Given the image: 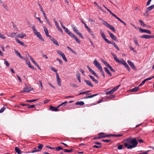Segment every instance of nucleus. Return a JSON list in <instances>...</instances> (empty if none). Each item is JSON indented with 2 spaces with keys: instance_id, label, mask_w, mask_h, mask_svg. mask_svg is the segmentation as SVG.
Returning a JSON list of instances; mask_svg holds the SVG:
<instances>
[{
  "instance_id": "nucleus-1",
  "label": "nucleus",
  "mask_w": 154,
  "mask_h": 154,
  "mask_svg": "<svg viewBox=\"0 0 154 154\" xmlns=\"http://www.w3.org/2000/svg\"><path fill=\"white\" fill-rule=\"evenodd\" d=\"M124 145L128 149H131L135 147V138L130 137L124 140Z\"/></svg>"
},
{
  "instance_id": "nucleus-35",
  "label": "nucleus",
  "mask_w": 154,
  "mask_h": 154,
  "mask_svg": "<svg viewBox=\"0 0 154 154\" xmlns=\"http://www.w3.org/2000/svg\"><path fill=\"white\" fill-rule=\"evenodd\" d=\"M43 145L42 144H39V146L38 147V150H40H40L42 149Z\"/></svg>"
},
{
  "instance_id": "nucleus-39",
  "label": "nucleus",
  "mask_w": 154,
  "mask_h": 154,
  "mask_svg": "<svg viewBox=\"0 0 154 154\" xmlns=\"http://www.w3.org/2000/svg\"><path fill=\"white\" fill-rule=\"evenodd\" d=\"M123 134H113V137H119L122 136Z\"/></svg>"
},
{
  "instance_id": "nucleus-61",
  "label": "nucleus",
  "mask_w": 154,
  "mask_h": 154,
  "mask_svg": "<svg viewBox=\"0 0 154 154\" xmlns=\"http://www.w3.org/2000/svg\"><path fill=\"white\" fill-rule=\"evenodd\" d=\"M106 134L103 132H101L98 134V136H105Z\"/></svg>"
},
{
  "instance_id": "nucleus-27",
  "label": "nucleus",
  "mask_w": 154,
  "mask_h": 154,
  "mask_svg": "<svg viewBox=\"0 0 154 154\" xmlns=\"http://www.w3.org/2000/svg\"><path fill=\"white\" fill-rule=\"evenodd\" d=\"M101 22H102V23L103 25H105L107 27L109 26V24L106 21H105L103 20H102Z\"/></svg>"
},
{
  "instance_id": "nucleus-45",
  "label": "nucleus",
  "mask_w": 154,
  "mask_h": 154,
  "mask_svg": "<svg viewBox=\"0 0 154 154\" xmlns=\"http://www.w3.org/2000/svg\"><path fill=\"white\" fill-rule=\"evenodd\" d=\"M50 68L52 71H53L54 72L56 73H57V70L54 69V67H51Z\"/></svg>"
},
{
  "instance_id": "nucleus-47",
  "label": "nucleus",
  "mask_w": 154,
  "mask_h": 154,
  "mask_svg": "<svg viewBox=\"0 0 154 154\" xmlns=\"http://www.w3.org/2000/svg\"><path fill=\"white\" fill-rule=\"evenodd\" d=\"M110 136H112L113 137V134H109L108 135H105V136H102V137H102L103 138H105L106 137H109Z\"/></svg>"
},
{
  "instance_id": "nucleus-20",
  "label": "nucleus",
  "mask_w": 154,
  "mask_h": 154,
  "mask_svg": "<svg viewBox=\"0 0 154 154\" xmlns=\"http://www.w3.org/2000/svg\"><path fill=\"white\" fill-rule=\"evenodd\" d=\"M128 64L132 67L133 68H135V66H134V63L128 60Z\"/></svg>"
},
{
  "instance_id": "nucleus-60",
  "label": "nucleus",
  "mask_w": 154,
  "mask_h": 154,
  "mask_svg": "<svg viewBox=\"0 0 154 154\" xmlns=\"http://www.w3.org/2000/svg\"><path fill=\"white\" fill-rule=\"evenodd\" d=\"M100 71L101 72V74H102V75L103 76V77H105V76L104 73V72L103 71V69H102L101 70H100Z\"/></svg>"
},
{
  "instance_id": "nucleus-57",
  "label": "nucleus",
  "mask_w": 154,
  "mask_h": 154,
  "mask_svg": "<svg viewBox=\"0 0 154 154\" xmlns=\"http://www.w3.org/2000/svg\"><path fill=\"white\" fill-rule=\"evenodd\" d=\"M123 146L122 145H119L118 147V149L119 150L122 149H123Z\"/></svg>"
},
{
  "instance_id": "nucleus-14",
  "label": "nucleus",
  "mask_w": 154,
  "mask_h": 154,
  "mask_svg": "<svg viewBox=\"0 0 154 154\" xmlns=\"http://www.w3.org/2000/svg\"><path fill=\"white\" fill-rule=\"evenodd\" d=\"M43 28H44V31L45 32L46 35L47 37H49L50 36L49 35V32H48V30L47 28L45 27V26H44Z\"/></svg>"
},
{
  "instance_id": "nucleus-28",
  "label": "nucleus",
  "mask_w": 154,
  "mask_h": 154,
  "mask_svg": "<svg viewBox=\"0 0 154 154\" xmlns=\"http://www.w3.org/2000/svg\"><path fill=\"white\" fill-rule=\"evenodd\" d=\"M152 9L151 7L150 6H149V7H148V8H147L146 10V11L145 12L146 13L144 14V15H145L146 14V13L147 14V13H148V11H150Z\"/></svg>"
},
{
  "instance_id": "nucleus-31",
  "label": "nucleus",
  "mask_w": 154,
  "mask_h": 154,
  "mask_svg": "<svg viewBox=\"0 0 154 154\" xmlns=\"http://www.w3.org/2000/svg\"><path fill=\"white\" fill-rule=\"evenodd\" d=\"M57 52L61 57L64 54L60 50L57 51Z\"/></svg>"
},
{
  "instance_id": "nucleus-41",
  "label": "nucleus",
  "mask_w": 154,
  "mask_h": 154,
  "mask_svg": "<svg viewBox=\"0 0 154 154\" xmlns=\"http://www.w3.org/2000/svg\"><path fill=\"white\" fill-rule=\"evenodd\" d=\"M78 35H79L82 38H83V37L82 34L79 31L76 33Z\"/></svg>"
},
{
  "instance_id": "nucleus-9",
  "label": "nucleus",
  "mask_w": 154,
  "mask_h": 154,
  "mask_svg": "<svg viewBox=\"0 0 154 154\" xmlns=\"http://www.w3.org/2000/svg\"><path fill=\"white\" fill-rule=\"evenodd\" d=\"M24 91L25 92H29L33 90V88L31 87H26L23 88Z\"/></svg>"
},
{
  "instance_id": "nucleus-30",
  "label": "nucleus",
  "mask_w": 154,
  "mask_h": 154,
  "mask_svg": "<svg viewBox=\"0 0 154 154\" xmlns=\"http://www.w3.org/2000/svg\"><path fill=\"white\" fill-rule=\"evenodd\" d=\"M63 151L64 152H66L71 153L72 151V149H63Z\"/></svg>"
},
{
  "instance_id": "nucleus-53",
  "label": "nucleus",
  "mask_w": 154,
  "mask_h": 154,
  "mask_svg": "<svg viewBox=\"0 0 154 154\" xmlns=\"http://www.w3.org/2000/svg\"><path fill=\"white\" fill-rule=\"evenodd\" d=\"M2 4L4 8L7 10H8V7L4 3Z\"/></svg>"
},
{
  "instance_id": "nucleus-42",
  "label": "nucleus",
  "mask_w": 154,
  "mask_h": 154,
  "mask_svg": "<svg viewBox=\"0 0 154 154\" xmlns=\"http://www.w3.org/2000/svg\"><path fill=\"white\" fill-rule=\"evenodd\" d=\"M78 35H79L82 38H83V37L82 34L79 31L76 33Z\"/></svg>"
},
{
  "instance_id": "nucleus-58",
  "label": "nucleus",
  "mask_w": 154,
  "mask_h": 154,
  "mask_svg": "<svg viewBox=\"0 0 154 154\" xmlns=\"http://www.w3.org/2000/svg\"><path fill=\"white\" fill-rule=\"evenodd\" d=\"M38 82H39V84L40 85V86L41 88V89H42L43 88V85L42 82L41 81L39 80L38 81Z\"/></svg>"
},
{
  "instance_id": "nucleus-59",
  "label": "nucleus",
  "mask_w": 154,
  "mask_h": 154,
  "mask_svg": "<svg viewBox=\"0 0 154 154\" xmlns=\"http://www.w3.org/2000/svg\"><path fill=\"white\" fill-rule=\"evenodd\" d=\"M5 107H3L0 109V113H2L5 109Z\"/></svg>"
},
{
  "instance_id": "nucleus-18",
  "label": "nucleus",
  "mask_w": 154,
  "mask_h": 154,
  "mask_svg": "<svg viewBox=\"0 0 154 154\" xmlns=\"http://www.w3.org/2000/svg\"><path fill=\"white\" fill-rule=\"evenodd\" d=\"M26 64L29 68L34 69L33 66L31 65L28 59L27 60H26Z\"/></svg>"
},
{
  "instance_id": "nucleus-62",
  "label": "nucleus",
  "mask_w": 154,
  "mask_h": 154,
  "mask_svg": "<svg viewBox=\"0 0 154 154\" xmlns=\"http://www.w3.org/2000/svg\"><path fill=\"white\" fill-rule=\"evenodd\" d=\"M102 141L108 143L110 141V140H109L103 139L102 140Z\"/></svg>"
},
{
  "instance_id": "nucleus-51",
  "label": "nucleus",
  "mask_w": 154,
  "mask_h": 154,
  "mask_svg": "<svg viewBox=\"0 0 154 154\" xmlns=\"http://www.w3.org/2000/svg\"><path fill=\"white\" fill-rule=\"evenodd\" d=\"M120 85H119L113 88V89H114L115 91L116 90H117V89L120 87Z\"/></svg>"
},
{
  "instance_id": "nucleus-23",
  "label": "nucleus",
  "mask_w": 154,
  "mask_h": 154,
  "mask_svg": "<svg viewBox=\"0 0 154 154\" xmlns=\"http://www.w3.org/2000/svg\"><path fill=\"white\" fill-rule=\"evenodd\" d=\"M15 151L18 154H20L21 152V151L20 149L17 147H16L15 148Z\"/></svg>"
},
{
  "instance_id": "nucleus-44",
  "label": "nucleus",
  "mask_w": 154,
  "mask_h": 154,
  "mask_svg": "<svg viewBox=\"0 0 154 154\" xmlns=\"http://www.w3.org/2000/svg\"><path fill=\"white\" fill-rule=\"evenodd\" d=\"M4 63L6 64L7 66H9V64L8 63V62L6 60L4 59Z\"/></svg>"
},
{
  "instance_id": "nucleus-38",
  "label": "nucleus",
  "mask_w": 154,
  "mask_h": 154,
  "mask_svg": "<svg viewBox=\"0 0 154 154\" xmlns=\"http://www.w3.org/2000/svg\"><path fill=\"white\" fill-rule=\"evenodd\" d=\"M76 77L78 79H81L80 74L79 72H77L76 74Z\"/></svg>"
},
{
  "instance_id": "nucleus-25",
  "label": "nucleus",
  "mask_w": 154,
  "mask_h": 154,
  "mask_svg": "<svg viewBox=\"0 0 154 154\" xmlns=\"http://www.w3.org/2000/svg\"><path fill=\"white\" fill-rule=\"evenodd\" d=\"M115 91L113 88L109 91L107 92L106 93V95H109L113 94Z\"/></svg>"
},
{
  "instance_id": "nucleus-15",
  "label": "nucleus",
  "mask_w": 154,
  "mask_h": 154,
  "mask_svg": "<svg viewBox=\"0 0 154 154\" xmlns=\"http://www.w3.org/2000/svg\"><path fill=\"white\" fill-rule=\"evenodd\" d=\"M109 35L111 38L114 41H117V38L113 34V33H109Z\"/></svg>"
},
{
  "instance_id": "nucleus-50",
  "label": "nucleus",
  "mask_w": 154,
  "mask_h": 154,
  "mask_svg": "<svg viewBox=\"0 0 154 154\" xmlns=\"http://www.w3.org/2000/svg\"><path fill=\"white\" fill-rule=\"evenodd\" d=\"M108 68L110 69V70L113 72H115V71L112 68V67L110 65L108 66Z\"/></svg>"
},
{
  "instance_id": "nucleus-2",
  "label": "nucleus",
  "mask_w": 154,
  "mask_h": 154,
  "mask_svg": "<svg viewBox=\"0 0 154 154\" xmlns=\"http://www.w3.org/2000/svg\"><path fill=\"white\" fill-rule=\"evenodd\" d=\"M100 31L101 37L106 43L109 44H112L114 47L116 46V45L113 41H112V42H111V41L108 40V39L106 38L105 34L102 31V30H100Z\"/></svg>"
},
{
  "instance_id": "nucleus-26",
  "label": "nucleus",
  "mask_w": 154,
  "mask_h": 154,
  "mask_svg": "<svg viewBox=\"0 0 154 154\" xmlns=\"http://www.w3.org/2000/svg\"><path fill=\"white\" fill-rule=\"evenodd\" d=\"M107 27L108 28H109L110 29L112 30L113 32H116V30L112 26L109 24Z\"/></svg>"
},
{
  "instance_id": "nucleus-64",
  "label": "nucleus",
  "mask_w": 154,
  "mask_h": 154,
  "mask_svg": "<svg viewBox=\"0 0 154 154\" xmlns=\"http://www.w3.org/2000/svg\"><path fill=\"white\" fill-rule=\"evenodd\" d=\"M57 29L58 31L60 32L61 33H63V30L60 27Z\"/></svg>"
},
{
  "instance_id": "nucleus-36",
  "label": "nucleus",
  "mask_w": 154,
  "mask_h": 154,
  "mask_svg": "<svg viewBox=\"0 0 154 154\" xmlns=\"http://www.w3.org/2000/svg\"><path fill=\"white\" fill-rule=\"evenodd\" d=\"M139 22L140 23V24L141 25H142L143 26H146V25L145 24L143 21L141 20H139Z\"/></svg>"
},
{
  "instance_id": "nucleus-63",
  "label": "nucleus",
  "mask_w": 154,
  "mask_h": 154,
  "mask_svg": "<svg viewBox=\"0 0 154 154\" xmlns=\"http://www.w3.org/2000/svg\"><path fill=\"white\" fill-rule=\"evenodd\" d=\"M101 147V145H100L99 146H97L96 145H95L93 146V147L94 148H100Z\"/></svg>"
},
{
  "instance_id": "nucleus-54",
  "label": "nucleus",
  "mask_w": 154,
  "mask_h": 154,
  "mask_svg": "<svg viewBox=\"0 0 154 154\" xmlns=\"http://www.w3.org/2000/svg\"><path fill=\"white\" fill-rule=\"evenodd\" d=\"M11 35H10V36L11 37L13 38L14 36L16 34V33L15 32H12L11 33Z\"/></svg>"
},
{
  "instance_id": "nucleus-3",
  "label": "nucleus",
  "mask_w": 154,
  "mask_h": 154,
  "mask_svg": "<svg viewBox=\"0 0 154 154\" xmlns=\"http://www.w3.org/2000/svg\"><path fill=\"white\" fill-rule=\"evenodd\" d=\"M93 63L94 65L98 68V69L100 70L102 69V67L100 64L97 61V60L95 59L93 62Z\"/></svg>"
},
{
  "instance_id": "nucleus-46",
  "label": "nucleus",
  "mask_w": 154,
  "mask_h": 154,
  "mask_svg": "<svg viewBox=\"0 0 154 154\" xmlns=\"http://www.w3.org/2000/svg\"><path fill=\"white\" fill-rule=\"evenodd\" d=\"M57 151H59L60 150H62L63 149L62 147H61L60 146H59L58 147H56V149H55Z\"/></svg>"
},
{
  "instance_id": "nucleus-13",
  "label": "nucleus",
  "mask_w": 154,
  "mask_h": 154,
  "mask_svg": "<svg viewBox=\"0 0 154 154\" xmlns=\"http://www.w3.org/2000/svg\"><path fill=\"white\" fill-rule=\"evenodd\" d=\"M49 109L50 110H52L53 111L56 112L57 111H59L60 110L58 109H57L56 107L53 106H50Z\"/></svg>"
},
{
  "instance_id": "nucleus-7",
  "label": "nucleus",
  "mask_w": 154,
  "mask_h": 154,
  "mask_svg": "<svg viewBox=\"0 0 154 154\" xmlns=\"http://www.w3.org/2000/svg\"><path fill=\"white\" fill-rule=\"evenodd\" d=\"M122 63L125 66L128 70H129L130 69L129 66L125 60H122L121 61L120 63Z\"/></svg>"
},
{
  "instance_id": "nucleus-19",
  "label": "nucleus",
  "mask_w": 154,
  "mask_h": 154,
  "mask_svg": "<svg viewBox=\"0 0 154 154\" xmlns=\"http://www.w3.org/2000/svg\"><path fill=\"white\" fill-rule=\"evenodd\" d=\"M88 76L95 83H98V81L93 76L91 75H89Z\"/></svg>"
},
{
  "instance_id": "nucleus-6",
  "label": "nucleus",
  "mask_w": 154,
  "mask_h": 154,
  "mask_svg": "<svg viewBox=\"0 0 154 154\" xmlns=\"http://www.w3.org/2000/svg\"><path fill=\"white\" fill-rule=\"evenodd\" d=\"M139 30L141 32H146L149 34H151V31L150 30L146 29H142L140 28H139Z\"/></svg>"
},
{
  "instance_id": "nucleus-40",
  "label": "nucleus",
  "mask_w": 154,
  "mask_h": 154,
  "mask_svg": "<svg viewBox=\"0 0 154 154\" xmlns=\"http://www.w3.org/2000/svg\"><path fill=\"white\" fill-rule=\"evenodd\" d=\"M73 38H74L75 39L77 43H79V44L80 43V40L77 38L76 36H75V37H74Z\"/></svg>"
},
{
  "instance_id": "nucleus-56",
  "label": "nucleus",
  "mask_w": 154,
  "mask_h": 154,
  "mask_svg": "<svg viewBox=\"0 0 154 154\" xmlns=\"http://www.w3.org/2000/svg\"><path fill=\"white\" fill-rule=\"evenodd\" d=\"M102 137H102V136H98L97 137H94L93 139L94 140H95L96 139H100L101 138H102Z\"/></svg>"
},
{
  "instance_id": "nucleus-29",
  "label": "nucleus",
  "mask_w": 154,
  "mask_h": 154,
  "mask_svg": "<svg viewBox=\"0 0 154 154\" xmlns=\"http://www.w3.org/2000/svg\"><path fill=\"white\" fill-rule=\"evenodd\" d=\"M71 26L73 30L76 33L79 31L73 25H71Z\"/></svg>"
},
{
  "instance_id": "nucleus-21",
  "label": "nucleus",
  "mask_w": 154,
  "mask_h": 154,
  "mask_svg": "<svg viewBox=\"0 0 154 154\" xmlns=\"http://www.w3.org/2000/svg\"><path fill=\"white\" fill-rule=\"evenodd\" d=\"M97 95V94H95L94 95L89 96L87 97H85L83 98V99H88L89 98H92L95 96H96Z\"/></svg>"
},
{
  "instance_id": "nucleus-11",
  "label": "nucleus",
  "mask_w": 154,
  "mask_h": 154,
  "mask_svg": "<svg viewBox=\"0 0 154 154\" xmlns=\"http://www.w3.org/2000/svg\"><path fill=\"white\" fill-rule=\"evenodd\" d=\"M28 57H29L31 61L38 67V68L39 69L40 68L39 65L35 61L33 58L29 55H28Z\"/></svg>"
},
{
  "instance_id": "nucleus-16",
  "label": "nucleus",
  "mask_w": 154,
  "mask_h": 154,
  "mask_svg": "<svg viewBox=\"0 0 154 154\" xmlns=\"http://www.w3.org/2000/svg\"><path fill=\"white\" fill-rule=\"evenodd\" d=\"M17 36L19 38H23L24 37L26 36V34L24 33L19 34Z\"/></svg>"
},
{
  "instance_id": "nucleus-5",
  "label": "nucleus",
  "mask_w": 154,
  "mask_h": 154,
  "mask_svg": "<svg viewBox=\"0 0 154 154\" xmlns=\"http://www.w3.org/2000/svg\"><path fill=\"white\" fill-rule=\"evenodd\" d=\"M140 37L141 38L145 39H149L150 38H154V35H143L140 36Z\"/></svg>"
},
{
  "instance_id": "nucleus-33",
  "label": "nucleus",
  "mask_w": 154,
  "mask_h": 154,
  "mask_svg": "<svg viewBox=\"0 0 154 154\" xmlns=\"http://www.w3.org/2000/svg\"><path fill=\"white\" fill-rule=\"evenodd\" d=\"M102 62L105 65H106L108 67L110 65L106 61H105L104 60H103Z\"/></svg>"
},
{
  "instance_id": "nucleus-48",
  "label": "nucleus",
  "mask_w": 154,
  "mask_h": 154,
  "mask_svg": "<svg viewBox=\"0 0 154 154\" xmlns=\"http://www.w3.org/2000/svg\"><path fill=\"white\" fill-rule=\"evenodd\" d=\"M56 60H57L59 62V63L61 65L63 64V62L61 60H60V59H59L58 58H57Z\"/></svg>"
},
{
  "instance_id": "nucleus-32",
  "label": "nucleus",
  "mask_w": 154,
  "mask_h": 154,
  "mask_svg": "<svg viewBox=\"0 0 154 154\" xmlns=\"http://www.w3.org/2000/svg\"><path fill=\"white\" fill-rule=\"evenodd\" d=\"M38 100V99H33L32 100H27L26 101L27 102L30 103L36 101Z\"/></svg>"
},
{
  "instance_id": "nucleus-17",
  "label": "nucleus",
  "mask_w": 154,
  "mask_h": 154,
  "mask_svg": "<svg viewBox=\"0 0 154 154\" xmlns=\"http://www.w3.org/2000/svg\"><path fill=\"white\" fill-rule=\"evenodd\" d=\"M104 69L105 72L110 76H112V73L110 72L109 70L106 67H104Z\"/></svg>"
},
{
  "instance_id": "nucleus-12",
  "label": "nucleus",
  "mask_w": 154,
  "mask_h": 154,
  "mask_svg": "<svg viewBox=\"0 0 154 154\" xmlns=\"http://www.w3.org/2000/svg\"><path fill=\"white\" fill-rule=\"evenodd\" d=\"M111 54L113 57L114 60L119 63H120L121 61L120 60L117 58L116 56L112 53H111Z\"/></svg>"
},
{
  "instance_id": "nucleus-4",
  "label": "nucleus",
  "mask_w": 154,
  "mask_h": 154,
  "mask_svg": "<svg viewBox=\"0 0 154 154\" xmlns=\"http://www.w3.org/2000/svg\"><path fill=\"white\" fill-rule=\"evenodd\" d=\"M34 34L43 42H44L45 40L44 38L42 36L40 32H38L37 31L34 32Z\"/></svg>"
},
{
  "instance_id": "nucleus-10",
  "label": "nucleus",
  "mask_w": 154,
  "mask_h": 154,
  "mask_svg": "<svg viewBox=\"0 0 154 154\" xmlns=\"http://www.w3.org/2000/svg\"><path fill=\"white\" fill-rule=\"evenodd\" d=\"M84 81L86 83V84L88 86L91 87H93V85L92 84V83L89 80H87L85 79H84Z\"/></svg>"
},
{
  "instance_id": "nucleus-24",
  "label": "nucleus",
  "mask_w": 154,
  "mask_h": 154,
  "mask_svg": "<svg viewBox=\"0 0 154 154\" xmlns=\"http://www.w3.org/2000/svg\"><path fill=\"white\" fill-rule=\"evenodd\" d=\"M84 103L82 101H78L75 103L76 105H79L80 106H82L84 105Z\"/></svg>"
},
{
  "instance_id": "nucleus-52",
  "label": "nucleus",
  "mask_w": 154,
  "mask_h": 154,
  "mask_svg": "<svg viewBox=\"0 0 154 154\" xmlns=\"http://www.w3.org/2000/svg\"><path fill=\"white\" fill-rule=\"evenodd\" d=\"M62 58H63V60L66 62H67L68 61L67 59H66L65 55L64 54L62 56Z\"/></svg>"
},
{
  "instance_id": "nucleus-49",
  "label": "nucleus",
  "mask_w": 154,
  "mask_h": 154,
  "mask_svg": "<svg viewBox=\"0 0 154 154\" xmlns=\"http://www.w3.org/2000/svg\"><path fill=\"white\" fill-rule=\"evenodd\" d=\"M14 51H15V54L17 55L19 57L20 56V53L18 51H17L16 50H14Z\"/></svg>"
},
{
  "instance_id": "nucleus-34",
  "label": "nucleus",
  "mask_w": 154,
  "mask_h": 154,
  "mask_svg": "<svg viewBox=\"0 0 154 154\" xmlns=\"http://www.w3.org/2000/svg\"><path fill=\"white\" fill-rule=\"evenodd\" d=\"M67 34L69 36L72 37L73 38L74 37H75V35L72 32L70 31H69Z\"/></svg>"
},
{
  "instance_id": "nucleus-55",
  "label": "nucleus",
  "mask_w": 154,
  "mask_h": 154,
  "mask_svg": "<svg viewBox=\"0 0 154 154\" xmlns=\"http://www.w3.org/2000/svg\"><path fill=\"white\" fill-rule=\"evenodd\" d=\"M0 37L2 38L3 39H5V37L3 34H2L0 33Z\"/></svg>"
},
{
  "instance_id": "nucleus-22",
  "label": "nucleus",
  "mask_w": 154,
  "mask_h": 154,
  "mask_svg": "<svg viewBox=\"0 0 154 154\" xmlns=\"http://www.w3.org/2000/svg\"><path fill=\"white\" fill-rule=\"evenodd\" d=\"M15 40L19 44H20L22 46H24V43L23 42L20 41L17 38H16Z\"/></svg>"
},
{
  "instance_id": "nucleus-43",
  "label": "nucleus",
  "mask_w": 154,
  "mask_h": 154,
  "mask_svg": "<svg viewBox=\"0 0 154 154\" xmlns=\"http://www.w3.org/2000/svg\"><path fill=\"white\" fill-rule=\"evenodd\" d=\"M51 41L53 43L54 41L56 40L54 37L50 36L49 37Z\"/></svg>"
},
{
  "instance_id": "nucleus-37",
  "label": "nucleus",
  "mask_w": 154,
  "mask_h": 154,
  "mask_svg": "<svg viewBox=\"0 0 154 154\" xmlns=\"http://www.w3.org/2000/svg\"><path fill=\"white\" fill-rule=\"evenodd\" d=\"M40 151V150H38L37 149V148L36 147L34 148H33V150L31 152L32 153H34L36 152H38Z\"/></svg>"
},
{
  "instance_id": "nucleus-8",
  "label": "nucleus",
  "mask_w": 154,
  "mask_h": 154,
  "mask_svg": "<svg viewBox=\"0 0 154 154\" xmlns=\"http://www.w3.org/2000/svg\"><path fill=\"white\" fill-rule=\"evenodd\" d=\"M56 76L57 84L59 86H60L61 85V80L60 78H59V75L57 73V74H56Z\"/></svg>"
}]
</instances>
